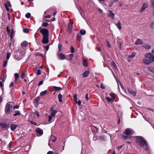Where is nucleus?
<instances>
[{
    "label": "nucleus",
    "instance_id": "obj_1",
    "mask_svg": "<svg viewBox=\"0 0 154 154\" xmlns=\"http://www.w3.org/2000/svg\"><path fill=\"white\" fill-rule=\"evenodd\" d=\"M137 143L141 146H146L147 147V144L146 141L141 137H138L137 140Z\"/></svg>",
    "mask_w": 154,
    "mask_h": 154
},
{
    "label": "nucleus",
    "instance_id": "obj_2",
    "mask_svg": "<svg viewBox=\"0 0 154 154\" xmlns=\"http://www.w3.org/2000/svg\"><path fill=\"white\" fill-rule=\"evenodd\" d=\"M40 32L43 35V37L48 36L49 32L48 30L46 29H41Z\"/></svg>",
    "mask_w": 154,
    "mask_h": 154
},
{
    "label": "nucleus",
    "instance_id": "obj_3",
    "mask_svg": "<svg viewBox=\"0 0 154 154\" xmlns=\"http://www.w3.org/2000/svg\"><path fill=\"white\" fill-rule=\"evenodd\" d=\"M145 56L146 58H148L149 60L152 62H154V56L150 53H148L146 54L145 55Z\"/></svg>",
    "mask_w": 154,
    "mask_h": 154
},
{
    "label": "nucleus",
    "instance_id": "obj_4",
    "mask_svg": "<svg viewBox=\"0 0 154 154\" xmlns=\"http://www.w3.org/2000/svg\"><path fill=\"white\" fill-rule=\"evenodd\" d=\"M12 105L7 103L6 106L5 108V112H9L10 111V109L12 108Z\"/></svg>",
    "mask_w": 154,
    "mask_h": 154
},
{
    "label": "nucleus",
    "instance_id": "obj_5",
    "mask_svg": "<svg viewBox=\"0 0 154 154\" xmlns=\"http://www.w3.org/2000/svg\"><path fill=\"white\" fill-rule=\"evenodd\" d=\"M148 7V3L147 2L143 3L142 6L140 11V13L144 11L146 8Z\"/></svg>",
    "mask_w": 154,
    "mask_h": 154
},
{
    "label": "nucleus",
    "instance_id": "obj_6",
    "mask_svg": "<svg viewBox=\"0 0 154 154\" xmlns=\"http://www.w3.org/2000/svg\"><path fill=\"white\" fill-rule=\"evenodd\" d=\"M42 43L47 44L49 42L48 36L43 37V39L42 41Z\"/></svg>",
    "mask_w": 154,
    "mask_h": 154
},
{
    "label": "nucleus",
    "instance_id": "obj_7",
    "mask_svg": "<svg viewBox=\"0 0 154 154\" xmlns=\"http://www.w3.org/2000/svg\"><path fill=\"white\" fill-rule=\"evenodd\" d=\"M58 56L59 59L60 60H63L66 58L65 55L63 53H58Z\"/></svg>",
    "mask_w": 154,
    "mask_h": 154
},
{
    "label": "nucleus",
    "instance_id": "obj_8",
    "mask_svg": "<svg viewBox=\"0 0 154 154\" xmlns=\"http://www.w3.org/2000/svg\"><path fill=\"white\" fill-rule=\"evenodd\" d=\"M143 61L144 63L148 65L150 63H152V62L150 60H149L148 59H145L144 58L143 60Z\"/></svg>",
    "mask_w": 154,
    "mask_h": 154
},
{
    "label": "nucleus",
    "instance_id": "obj_9",
    "mask_svg": "<svg viewBox=\"0 0 154 154\" xmlns=\"http://www.w3.org/2000/svg\"><path fill=\"white\" fill-rule=\"evenodd\" d=\"M125 134L126 135H130L131 134V129L127 128L125 132Z\"/></svg>",
    "mask_w": 154,
    "mask_h": 154
},
{
    "label": "nucleus",
    "instance_id": "obj_10",
    "mask_svg": "<svg viewBox=\"0 0 154 154\" xmlns=\"http://www.w3.org/2000/svg\"><path fill=\"white\" fill-rule=\"evenodd\" d=\"M18 127V125L16 124H12L11 126V129L12 131H14Z\"/></svg>",
    "mask_w": 154,
    "mask_h": 154
},
{
    "label": "nucleus",
    "instance_id": "obj_11",
    "mask_svg": "<svg viewBox=\"0 0 154 154\" xmlns=\"http://www.w3.org/2000/svg\"><path fill=\"white\" fill-rule=\"evenodd\" d=\"M109 14L108 16L111 17L112 19H114V14L111 11L109 10Z\"/></svg>",
    "mask_w": 154,
    "mask_h": 154
},
{
    "label": "nucleus",
    "instance_id": "obj_12",
    "mask_svg": "<svg viewBox=\"0 0 154 154\" xmlns=\"http://www.w3.org/2000/svg\"><path fill=\"white\" fill-rule=\"evenodd\" d=\"M143 44V42L142 40L139 38L137 39V41L135 42V44L137 45L139 44Z\"/></svg>",
    "mask_w": 154,
    "mask_h": 154
},
{
    "label": "nucleus",
    "instance_id": "obj_13",
    "mask_svg": "<svg viewBox=\"0 0 154 154\" xmlns=\"http://www.w3.org/2000/svg\"><path fill=\"white\" fill-rule=\"evenodd\" d=\"M35 131L37 133H39L41 135H42L43 133L42 130L39 128L36 129Z\"/></svg>",
    "mask_w": 154,
    "mask_h": 154
},
{
    "label": "nucleus",
    "instance_id": "obj_14",
    "mask_svg": "<svg viewBox=\"0 0 154 154\" xmlns=\"http://www.w3.org/2000/svg\"><path fill=\"white\" fill-rule=\"evenodd\" d=\"M89 71L88 70L85 71L82 74V75L84 77H87L89 74Z\"/></svg>",
    "mask_w": 154,
    "mask_h": 154
},
{
    "label": "nucleus",
    "instance_id": "obj_15",
    "mask_svg": "<svg viewBox=\"0 0 154 154\" xmlns=\"http://www.w3.org/2000/svg\"><path fill=\"white\" fill-rule=\"evenodd\" d=\"M76 38L79 41H81L82 40V35L79 32L77 33V35L76 36Z\"/></svg>",
    "mask_w": 154,
    "mask_h": 154
},
{
    "label": "nucleus",
    "instance_id": "obj_16",
    "mask_svg": "<svg viewBox=\"0 0 154 154\" xmlns=\"http://www.w3.org/2000/svg\"><path fill=\"white\" fill-rule=\"evenodd\" d=\"M53 88L54 89V91H60L62 90V88H61L57 87L55 86H53Z\"/></svg>",
    "mask_w": 154,
    "mask_h": 154
},
{
    "label": "nucleus",
    "instance_id": "obj_17",
    "mask_svg": "<svg viewBox=\"0 0 154 154\" xmlns=\"http://www.w3.org/2000/svg\"><path fill=\"white\" fill-rule=\"evenodd\" d=\"M129 93L133 95L134 96H135L136 95V92L131 89H128Z\"/></svg>",
    "mask_w": 154,
    "mask_h": 154
},
{
    "label": "nucleus",
    "instance_id": "obj_18",
    "mask_svg": "<svg viewBox=\"0 0 154 154\" xmlns=\"http://www.w3.org/2000/svg\"><path fill=\"white\" fill-rule=\"evenodd\" d=\"M106 100L109 102H113L114 100V98H111L109 97H106Z\"/></svg>",
    "mask_w": 154,
    "mask_h": 154
},
{
    "label": "nucleus",
    "instance_id": "obj_19",
    "mask_svg": "<svg viewBox=\"0 0 154 154\" xmlns=\"http://www.w3.org/2000/svg\"><path fill=\"white\" fill-rule=\"evenodd\" d=\"M116 26L120 30L122 29V27L121 26V24L120 22V21H119L117 22V23L116 24Z\"/></svg>",
    "mask_w": 154,
    "mask_h": 154
},
{
    "label": "nucleus",
    "instance_id": "obj_20",
    "mask_svg": "<svg viewBox=\"0 0 154 154\" xmlns=\"http://www.w3.org/2000/svg\"><path fill=\"white\" fill-rule=\"evenodd\" d=\"M83 65L85 67H86L87 66L88 62L87 60H83Z\"/></svg>",
    "mask_w": 154,
    "mask_h": 154
},
{
    "label": "nucleus",
    "instance_id": "obj_21",
    "mask_svg": "<svg viewBox=\"0 0 154 154\" xmlns=\"http://www.w3.org/2000/svg\"><path fill=\"white\" fill-rule=\"evenodd\" d=\"M1 125L2 127V128H8L9 127V126L8 125H7L6 124L2 123H1Z\"/></svg>",
    "mask_w": 154,
    "mask_h": 154
},
{
    "label": "nucleus",
    "instance_id": "obj_22",
    "mask_svg": "<svg viewBox=\"0 0 154 154\" xmlns=\"http://www.w3.org/2000/svg\"><path fill=\"white\" fill-rule=\"evenodd\" d=\"M86 33V31L85 30L83 29H81L80 31V34L81 35H84Z\"/></svg>",
    "mask_w": 154,
    "mask_h": 154
},
{
    "label": "nucleus",
    "instance_id": "obj_23",
    "mask_svg": "<svg viewBox=\"0 0 154 154\" xmlns=\"http://www.w3.org/2000/svg\"><path fill=\"white\" fill-rule=\"evenodd\" d=\"M62 95L61 94H59L58 95V99L59 102L60 103H61L62 102Z\"/></svg>",
    "mask_w": 154,
    "mask_h": 154
},
{
    "label": "nucleus",
    "instance_id": "obj_24",
    "mask_svg": "<svg viewBox=\"0 0 154 154\" xmlns=\"http://www.w3.org/2000/svg\"><path fill=\"white\" fill-rule=\"evenodd\" d=\"M51 139L50 140V141L51 140L54 142H55L56 140V138L54 136L51 135Z\"/></svg>",
    "mask_w": 154,
    "mask_h": 154
},
{
    "label": "nucleus",
    "instance_id": "obj_25",
    "mask_svg": "<svg viewBox=\"0 0 154 154\" xmlns=\"http://www.w3.org/2000/svg\"><path fill=\"white\" fill-rule=\"evenodd\" d=\"M57 112V111L56 110H54L51 113V115L52 117H54L55 116V114Z\"/></svg>",
    "mask_w": 154,
    "mask_h": 154
},
{
    "label": "nucleus",
    "instance_id": "obj_26",
    "mask_svg": "<svg viewBox=\"0 0 154 154\" xmlns=\"http://www.w3.org/2000/svg\"><path fill=\"white\" fill-rule=\"evenodd\" d=\"M143 47L146 49H149L151 47L150 46L147 45H143Z\"/></svg>",
    "mask_w": 154,
    "mask_h": 154
},
{
    "label": "nucleus",
    "instance_id": "obj_27",
    "mask_svg": "<svg viewBox=\"0 0 154 154\" xmlns=\"http://www.w3.org/2000/svg\"><path fill=\"white\" fill-rule=\"evenodd\" d=\"M47 93H48V91L47 90H46L45 91L41 92L40 93V95L42 96H43L45 94H47Z\"/></svg>",
    "mask_w": 154,
    "mask_h": 154
},
{
    "label": "nucleus",
    "instance_id": "obj_28",
    "mask_svg": "<svg viewBox=\"0 0 154 154\" xmlns=\"http://www.w3.org/2000/svg\"><path fill=\"white\" fill-rule=\"evenodd\" d=\"M28 45V43L24 41L23 42L22 44L21 45L22 46H23L24 47H25L27 46Z\"/></svg>",
    "mask_w": 154,
    "mask_h": 154
},
{
    "label": "nucleus",
    "instance_id": "obj_29",
    "mask_svg": "<svg viewBox=\"0 0 154 154\" xmlns=\"http://www.w3.org/2000/svg\"><path fill=\"white\" fill-rule=\"evenodd\" d=\"M111 65L112 66H113L114 68L115 69V68H117V66L116 65V64L114 61H112L111 62Z\"/></svg>",
    "mask_w": 154,
    "mask_h": 154
},
{
    "label": "nucleus",
    "instance_id": "obj_30",
    "mask_svg": "<svg viewBox=\"0 0 154 154\" xmlns=\"http://www.w3.org/2000/svg\"><path fill=\"white\" fill-rule=\"evenodd\" d=\"M62 45L60 43H59L58 45V47L59 48V51H60L62 50Z\"/></svg>",
    "mask_w": 154,
    "mask_h": 154
},
{
    "label": "nucleus",
    "instance_id": "obj_31",
    "mask_svg": "<svg viewBox=\"0 0 154 154\" xmlns=\"http://www.w3.org/2000/svg\"><path fill=\"white\" fill-rule=\"evenodd\" d=\"M14 76H15V81H16L19 78V75L17 73H15L14 74Z\"/></svg>",
    "mask_w": 154,
    "mask_h": 154
},
{
    "label": "nucleus",
    "instance_id": "obj_32",
    "mask_svg": "<svg viewBox=\"0 0 154 154\" xmlns=\"http://www.w3.org/2000/svg\"><path fill=\"white\" fill-rule=\"evenodd\" d=\"M72 25H73V23L72 22H70L69 24L68 28L72 29V26H73Z\"/></svg>",
    "mask_w": 154,
    "mask_h": 154
},
{
    "label": "nucleus",
    "instance_id": "obj_33",
    "mask_svg": "<svg viewBox=\"0 0 154 154\" xmlns=\"http://www.w3.org/2000/svg\"><path fill=\"white\" fill-rule=\"evenodd\" d=\"M39 100L40 97H38L35 99V102L36 103H38V102Z\"/></svg>",
    "mask_w": 154,
    "mask_h": 154
},
{
    "label": "nucleus",
    "instance_id": "obj_34",
    "mask_svg": "<svg viewBox=\"0 0 154 154\" xmlns=\"http://www.w3.org/2000/svg\"><path fill=\"white\" fill-rule=\"evenodd\" d=\"M135 56V54L134 53H133L131 54V55H130L128 56V57L129 58H131L134 57Z\"/></svg>",
    "mask_w": 154,
    "mask_h": 154
},
{
    "label": "nucleus",
    "instance_id": "obj_35",
    "mask_svg": "<svg viewBox=\"0 0 154 154\" xmlns=\"http://www.w3.org/2000/svg\"><path fill=\"white\" fill-rule=\"evenodd\" d=\"M23 31L26 33H28L29 31L27 28H24L23 29Z\"/></svg>",
    "mask_w": 154,
    "mask_h": 154
},
{
    "label": "nucleus",
    "instance_id": "obj_36",
    "mask_svg": "<svg viewBox=\"0 0 154 154\" xmlns=\"http://www.w3.org/2000/svg\"><path fill=\"white\" fill-rule=\"evenodd\" d=\"M10 56V53H8L7 54L6 59L8 60Z\"/></svg>",
    "mask_w": 154,
    "mask_h": 154
},
{
    "label": "nucleus",
    "instance_id": "obj_37",
    "mask_svg": "<svg viewBox=\"0 0 154 154\" xmlns=\"http://www.w3.org/2000/svg\"><path fill=\"white\" fill-rule=\"evenodd\" d=\"M48 23L46 22V23H44L42 24V26H43L44 27H46L48 26Z\"/></svg>",
    "mask_w": 154,
    "mask_h": 154
},
{
    "label": "nucleus",
    "instance_id": "obj_38",
    "mask_svg": "<svg viewBox=\"0 0 154 154\" xmlns=\"http://www.w3.org/2000/svg\"><path fill=\"white\" fill-rule=\"evenodd\" d=\"M7 62H8L7 60H5L4 61L3 65V66L4 67H5L6 66V65L7 64Z\"/></svg>",
    "mask_w": 154,
    "mask_h": 154
},
{
    "label": "nucleus",
    "instance_id": "obj_39",
    "mask_svg": "<svg viewBox=\"0 0 154 154\" xmlns=\"http://www.w3.org/2000/svg\"><path fill=\"white\" fill-rule=\"evenodd\" d=\"M20 111H17V112H16L15 113H14V114H13V115L14 116H16L17 115H20Z\"/></svg>",
    "mask_w": 154,
    "mask_h": 154
},
{
    "label": "nucleus",
    "instance_id": "obj_40",
    "mask_svg": "<svg viewBox=\"0 0 154 154\" xmlns=\"http://www.w3.org/2000/svg\"><path fill=\"white\" fill-rule=\"evenodd\" d=\"M99 138L101 140H104L105 137L103 136H100L99 137Z\"/></svg>",
    "mask_w": 154,
    "mask_h": 154
},
{
    "label": "nucleus",
    "instance_id": "obj_41",
    "mask_svg": "<svg viewBox=\"0 0 154 154\" xmlns=\"http://www.w3.org/2000/svg\"><path fill=\"white\" fill-rule=\"evenodd\" d=\"M31 16V14L30 13H28L26 14V17L27 18H29Z\"/></svg>",
    "mask_w": 154,
    "mask_h": 154
},
{
    "label": "nucleus",
    "instance_id": "obj_42",
    "mask_svg": "<svg viewBox=\"0 0 154 154\" xmlns=\"http://www.w3.org/2000/svg\"><path fill=\"white\" fill-rule=\"evenodd\" d=\"M35 113L37 117H39L40 116L39 112L37 111H36L35 112Z\"/></svg>",
    "mask_w": 154,
    "mask_h": 154
},
{
    "label": "nucleus",
    "instance_id": "obj_43",
    "mask_svg": "<svg viewBox=\"0 0 154 154\" xmlns=\"http://www.w3.org/2000/svg\"><path fill=\"white\" fill-rule=\"evenodd\" d=\"M71 52L72 53L74 52V49L72 46L71 47Z\"/></svg>",
    "mask_w": 154,
    "mask_h": 154
},
{
    "label": "nucleus",
    "instance_id": "obj_44",
    "mask_svg": "<svg viewBox=\"0 0 154 154\" xmlns=\"http://www.w3.org/2000/svg\"><path fill=\"white\" fill-rule=\"evenodd\" d=\"M25 76V74L24 73H22L21 75V77L22 79H23Z\"/></svg>",
    "mask_w": 154,
    "mask_h": 154
},
{
    "label": "nucleus",
    "instance_id": "obj_45",
    "mask_svg": "<svg viewBox=\"0 0 154 154\" xmlns=\"http://www.w3.org/2000/svg\"><path fill=\"white\" fill-rule=\"evenodd\" d=\"M52 116H48V121L50 122L52 119Z\"/></svg>",
    "mask_w": 154,
    "mask_h": 154
},
{
    "label": "nucleus",
    "instance_id": "obj_46",
    "mask_svg": "<svg viewBox=\"0 0 154 154\" xmlns=\"http://www.w3.org/2000/svg\"><path fill=\"white\" fill-rule=\"evenodd\" d=\"M9 147L10 149H11V148L12 147V142H11L9 144Z\"/></svg>",
    "mask_w": 154,
    "mask_h": 154
},
{
    "label": "nucleus",
    "instance_id": "obj_47",
    "mask_svg": "<svg viewBox=\"0 0 154 154\" xmlns=\"http://www.w3.org/2000/svg\"><path fill=\"white\" fill-rule=\"evenodd\" d=\"M37 74L38 75H39L41 74V71L40 69L38 70Z\"/></svg>",
    "mask_w": 154,
    "mask_h": 154
},
{
    "label": "nucleus",
    "instance_id": "obj_48",
    "mask_svg": "<svg viewBox=\"0 0 154 154\" xmlns=\"http://www.w3.org/2000/svg\"><path fill=\"white\" fill-rule=\"evenodd\" d=\"M15 56L16 58L17 59L19 60H20L22 58L21 57L19 56V57H18V56H17V55H15Z\"/></svg>",
    "mask_w": 154,
    "mask_h": 154
},
{
    "label": "nucleus",
    "instance_id": "obj_49",
    "mask_svg": "<svg viewBox=\"0 0 154 154\" xmlns=\"http://www.w3.org/2000/svg\"><path fill=\"white\" fill-rule=\"evenodd\" d=\"M100 87L101 88H102L103 89H104L105 88V87L103 85L102 83H101V84Z\"/></svg>",
    "mask_w": 154,
    "mask_h": 154
},
{
    "label": "nucleus",
    "instance_id": "obj_50",
    "mask_svg": "<svg viewBox=\"0 0 154 154\" xmlns=\"http://www.w3.org/2000/svg\"><path fill=\"white\" fill-rule=\"evenodd\" d=\"M88 94H86L85 95V99L87 100H88Z\"/></svg>",
    "mask_w": 154,
    "mask_h": 154
},
{
    "label": "nucleus",
    "instance_id": "obj_51",
    "mask_svg": "<svg viewBox=\"0 0 154 154\" xmlns=\"http://www.w3.org/2000/svg\"><path fill=\"white\" fill-rule=\"evenodd\" d=\"M5 8H6L7 10V11H9V8H8V6H7V4L5 3Z\"/></svg>",
    "mask_w": 154,
    "mask_h": 154
},
{
    "label": "nucleus",
    "instance_id": "obj_52",
    "mask_svg": "<svg viewBox=\"0 0 154 154\" xmlns=\"http://www.w3.org/2000/svg\"><path fill=\"white\" fill-rule=\"evenodd\" d=\"M72 29L70 28H68V32L69 33H70L72 32Z\"/></svg>",
    "mask_w": 154,
    "mask_h": 154
},
{
    "label": "nucleus",
    "instance_id": "obj_53",
    "mask_svg": "<svg viewBox=\"0 0 154 154\" xmlns=\"http://www.w3.org/2000/svg\"><path fill=\"white\" fill-rule=\"evenodd\" d=\"M44 48H45L46 51H48V50L49 46L48 45H47L46 46H44Z\"/></svg>",
    "mask_w": 154,
    "mask_h": 154
},
{
    "label": "nucleus",
    "instance_id": "obj_54",
    "mask_svg": "<svg viewBox=\"0 0 154 154\" xmlns=\"http://www.w3.org/2000/svg\"><path fill=\"white\" fill-rule=\"evenodd\" d=\"M29 122L31 124H33L35 125H37V124L36 123L34 122L33 121H30Z\"/></svg>",
    "mask_w": 154,
    "mask_h": 154
},
{
    "label": "nucleus",
    "instance_id": "obj_55",
    "mask_svg": "<svg viewBox=\"0 0 154 154\" xmlns=\"http://www.w3.org/2000/svg\"><path fill=\"white\" fill-rule=\"evenodd\" d=\"M149 70L151 72L153 73H154V69L153 68H150L149 69Z\"/></svg>",
    "mask_w": 154,
    "mask_h": 154
},
{
    "label": "nucleus",
    "instance_id": "obj_56",
    "mask_svg": "<svg viewBox=\"0 0 154 154\" xmlns=\"http://www.w3.org/2000/svg\"><path fill=\"white\" fill-rule=\"evenodd\" d=\"M13 85H14L13 83L12 82H11V83L10 85H9V87L11 88V87H13Z\"/></svg>",
    "mask_w": 154,
    "mask_h": 154
},
{
    "label": "nucleus",
    "instance_id": "obj_57",
    "mask_svg": "<svg viewBox=\"0 0 154 154\" xmlns=\"http://www.w3.org/2000/svg\"><path fill=\"white\" fill-rule=\"evenodd\" d=\"M69 56L70 58H72L74 56V55L73 54H70L69 55Z\"/></svg>",
    "mask_w": 154,
    "mask_h": 154
},
{
    "label": "nucleus",
    "instance_id": "obj_58",
    "mask_svg": "<svg viewBox=\"0 0 154 154\" xmlns=\"http://www.w3.org/2000/svg\"><path fill=\"white\" fill-rule=\"evenodd\" d=\"M123 146L122 145H121L120 146H118V147H117V149L118 150H119Z\"/></svg>",
    "mask_w": 154,
    "mask_h": 154
},
{
    "label": "nucleus",
    "instance_id": "obj_59",
    "mask_svg": "<svg viewBox=\"0 0 154 154\" xmlns=\"http://www.w3.org/2000/svg\"><path fill=\"white\" fill-rule=\"evenodd\" d=\"M43 82V81H41L38 84V85L40 86L42 84Z\"/></svg>",
    "mask_w": 154,
    "mask_h": 154
},
{
    "label": "nucleus",
    "instance_id": "obj_60",
    "mask_svg": "<svg viewBox=\"0 0 154 154\" xmlns=\"http://www.w3.org/2000/svg\"><path fill=\"white\" fill-rule=\"evenodd\" d=\"M79 106H80L81 103V101L80 100H79L77 103Z\"/></svg>",
    "mask_w": 154,
    "mask_h": 154
},
{
    "label": "nucleus",
    "instance_id": "obj_61",
    "mask_svg": "<svg viewBox=\"0 0 154 154\" xmlns=\"http://www.w3.org/2000/svg\"><path fill=\"white\" fill-rule=\"evenodd\" d=\"M13 33H12V32H11V33L10 34V38L12 39L13 38Z\"/></svg>",
    "mask_w": 154,
    "mask_h": 154
},
{
    "label": "nucleus",
    "instance_id": "obj_62",
    "mask_svg": "<svg viewBox=\"0 0 154 154\" xmlns=\"http://www.w3.org/2000/svg\"><path fill=\"white\" fill-rule=\"evenodd\" d=\"M152 6L154 7V0H152L151 1Z\"/></svg>",
    "mask_w": 154,
    "mask_h": 154
},
{
    "label": "nucleus",
    "instance_id": "obj_63",
    "mask_svg": "<svg viewBox=\"0 0 154 154\" xmlns=\"http://www.w3.org/2000/svg\"><path fill=\"white\" fill-rule=\"evenodd\" d=\"M110 95L112 97V98H113L114 94L113 93H111L110 94Z\"/></svg>",
    "mask_w": 154,
    "mask_h": 154
},
{
    "label": "nucleus",
    "instance_id": "obj_64",
    "mask_svg": "<svg viewBox=\"0 0 154 154\" xmlns=\"http://www.w3.org/2000/svg\"><path fill=\"white\" fill-rule=\"evenodd\" d=\"M53 153V152H52V151H49V152H48L47 153V154H52V153Z\"/></svg>",
    "mask_w": 154,
    "mask_h": 154
}]
</instances>
